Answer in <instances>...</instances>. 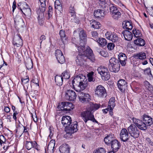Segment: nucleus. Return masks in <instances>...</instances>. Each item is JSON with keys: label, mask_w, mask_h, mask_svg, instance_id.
I'll list each match as a JSON object with an SVG mask.
<instances>
[{"label": "nucleus", "mask_w": 153, "mask_h": 153, "mask_svg": "<svg viewBox=\"0 0 153 153\" xmlns=\"http://www.w3.org/2000/svg\"><path fill=\"white\" fill-rule=\"evenodd\" d=\"M113 137V134H110L109 135H107L104 139V141L105 143L108 145L110 144L112 141L114 140Z\"/></svg>", "instance_id": "29"}, {"label": "nucleus", "mask_w": 153, "mask_h": 153, "mask_svg": "<svg viewBox=\"0 0 153 153\" xmlns=\"http://www.w3.org/2000/svg\"><path fill=\"white\" fill-rule=\"evenodd\" d=\"M82 48V51H78L79 53H81L82 55V56L86 58V61H90L92 62H94L95 60V57L92 51L89 47H88L87 48L86 50H85V46Z\"/></svg>", "instance_id": "2"}, {"label": "nucleus", "mask_w": 153, "mask_h": 153, "mask_svg": "<svg viewBox=\"0 0 153 153\" xmlns=\"http://www.w3.org/2000/svg\"><path fill=\"white\" fill-rule=\"evenodd\" d=\"M26 66L27 69L28 70L31 69L33 66L32 62L31 61H28L26 63Z\"/></svg>", "instance_id": "50"}, {"label": "nucleus", "mask_w": 153, "mask_h": 153, "mask_svg": "<svg viewBox=\"0 0 153 153\" xmlns=\"http://www.w3.org/2000/svg\"><path fill=\"white\" fill-rule=\"evenodd\" d=\"M97 42L99 45L102 47L105 46L107 43L106 39L102 38H99Z\"/></svg>", "instance_id": "36"}, {"label": "nucleus", "mask_w": 153, "mask_h": 153, "mask_svg": "<svg viewBox=\"0 0 153 153\" xmlns=\"http://www.w3.org/2000/svg\"><path fill=\"white\" fill-rule=\"evenodd\" d=\"M94 92L95 95L99 97H105L107 95L106 89L102 85L97 86L95 89Z\"/></svg>", "instance_id": "5"}, {"label": "nucleus", "mask_w": 153, "mask_h": 153, "mask_svg": "<svg viewBox=\"0 0 153 153\" xmlns=\"http://www.w3.org/2000/svg\"><path fill=\"white\" fill-rule=\"evenodd\" d=\"M111 149L113 151L117 152L121 146V144L117 140H114L110 144Z\"/></svg>", "instance_id": "13"}, {"label": "nucleus", "mask_w": 153, "mask_h": 153, "mask_svg": "<svg viewBox=\"0 0 153 153\" xmlns=\"http://www.w3.org/2000/svg\"><path fill=\"white\" fill-rule=\"evenodd\" d=\"M106 151L105 149L102 147H99L95 150L93 153H105Z\"/></svg>", "instance_id": "41"}, {"label": "nucleus", "mask_w": 153, "mask_h": 153, "mask_svg": "<svg viewBox=\"0 0 153 153\" xmlns=\"http://www.w3.org/2000/svg\"><path fill=\"white\" fill-rule=\"evenodd\" d=\"M80 42L79 45L77 46L78 50L80 51H82V48L85 46L86 42L87 35L83 30L80 31L79 33Z\"/></svg>", "instance_id": "3"}, {"label": "nucleus", "mask_w": 153, "mask_h": 153, "mask_svg": "<svg viewBox=\"0 0 153 153\" xmlns=\"http://www.w3.org/2000/svg\"><path fill=\"white\" fill-rule=\"evenodd\" d=\"M69 12L71 16V21L72 22H77L78 20L76 17L75 12L74 6H70Z\"/></svg>", "instance_id": "20"}, {"label": "nucleus", "mask_w": 153, "mask_h": 153, "mask_svg": "<svg viewBox=\"0 0 153 153\" xmlns=\"http://www.w3.org/2000/svg\"><path fill=\"white\" fill-rule=\"evenodd\" d=\"M59 149L61 153H70V148L67 144L64 143L62 144Z\"/></svg>", "instance_id": "16"}, {"label": "nucleus", "mask_w": 153, "mask_h": 153, "mask_svg": "<svg viewBox=\"0 0 153 153\" xmlns=\"http://www.w3.org/2000/svg\"><path fill=\"white\" fill-rule=\"evenodd\" d=\"M128 132L131 136L135 138L139 137L140 132L135 125H130L127 128Z\"/></svg>", "instance_id": "6"}, {"label": "nucleus", "mask_w": 153, "mask_h": 153, "mask_svg": "<svg viewBox=\"0 0 153 153\" xmlns=\"http://www.w3.org/2000/svg\"><path fill=\"white\" fill-rule=\"evenodd\" d=\"M90 25L91 27L96 29H98L101 27L100 23L94 20H92L90 21Z\"/></svg>", "instance_id": "31"}, {"label": "nucleus", "mask_w": 153, "mask_h": 153, "mask_svg": "<svg viewBox=\"0 0 153 153\" xmlns=\"http://www.w3.org/2000/svg\"><path fill=\"white\" fill-rule=\"evenodd\" d=\"M112 17L115 20H117L121 16V14L120 12H115L111 14Z\"/></svg>", "instance_id": "45"}, {"label": "nucleus", "mask_w": 153, "mask_h": 153, "mask_svg": "<svg viewBox=\"0 0 153 153\" xmlns=\"http://www.w3.org/2000/svg\"><path fill=\"white\" fill-rule=\"evenodd\" d=\"M99 4L100 5L103 7L104 5V7H105L107 5V1L106 0H99Z\"/></svg>", "instance_id": "53"}, {"label": "nucleus", "mask_w": 153, "mask_h": 153, "mask_svg": "<svg viewBox=\"0 0 153 153\" xmlns=\"http://www.w3.org/2000/svg\"><path fill=\"white\" fill-rule=\"evenodd\" d=\"M118 58L121 65L123 66H125L127 59L126 54L123 53H120L118 56Z\"/></svg>", "instance_id": "18"}, {"label": "nucleus", "mask_w": 153, "mask_h": 153, "mask_svg": "<svg viewBox=\"0 0 153 153\" xmlns=\"http://www.w3.org/2000/svg\"><path fill=\"white\" fill-rule=\"evenodd\" d=\"M85 60L86 59L82 56V53H79V55L76 57V61L77 64L81 65L83 64V61Z\"/></svg>", "instance_id": "26"}, {"label": "nucleus", "mask_w": 153, "mask_h": 153, "mask_svg": "<svg viewBox=\"0 0 153 153\" xmlns=\"http://www.w3.org/2000/svg\"><path fill=\"white\" fill-rule=\"evenodd\" d=\"M138 128L142 130H145L146 129L147 127V126H149L150 125H136Z\"/></svg>", "instance_id": "52"}, {"label": "nucleus", "mask_w": 153, "mask_h": 153, "mask_svg": "<svg viewBox=\"0 0 153 153\" xmlns=\"http://www.w3.org/2000/svg\"><path fill=\"white\" fill-rule=\"evenodd\" d=\"M74 108L73 104L71 102H65V111H70Z\"/></svg>", "instance_id": "34"}, {"label": "nucleus", "mask_w": 153, "mask_h": 153, "mask_svg": "<svg viewBox=\"0 0 153 153\" xmlns=\"http://www.w3.org/2000/svg\"><path fill=\"white\" fill-rule=\"evenodd\" d=\"M99 52L100 54L102 56L106 57L108 56V54L107 52L105 51H104L102 50L99 51H98Z\"/></svg>", "instance_id": "54"}, {"label": "nucleus", "mask_w": 153, "mask_h": 153, "mask_svg": "<svg viewBox=\"0 0 153 153\" xmlns=\"http://www.w3.org/2000/svg\"><path fill=\"white\" fill-rule=\"evenodd\" d=\"M132 120L133 123L135 124H139L142 123V121L141 120L136 119L135 118H133Z\"/></svg>", "instance_id": "56"}, {"label": "nucleus", "mask_w": 153, "mask_h": 153, "mask_svg": "<svg viewBox=\"0 0 153 153\" xmlns=\"http://www.w3.org/2000/svg\"><path fill=\"white\" fill-rule=\"evenodd\" d=\"M89 109H88L86 111L82 112L81 116L85 123L88 121H92L94 123H98V122L94 118L92 111L94 110H97L100 107V105L93 102L89 103Z\"/></svg>", "instance_id": "1"}, {"label": "nucleus", "mask_w": 153, "mask_h": 153, "mask_svg": "<svg viewBox=\"0 0 153 153\" xmlns=\"http://www.w3.org/2000/svg\"><path fill=\"white\" fill-rule=\"evenodd\" d=\"M21 11L25 15L30 16L31 14V10L29 7Z\"/></svg>", "instance_id": "48"}, {"label": "nucleus", "mask_w": 153, "mask_h": 153, "mask_svg": "<svg viewBox=\"0 0 153 153\" xmlns=\"http://www.w3.org/2000/svg\"><path fill=\"white\" fill-rule=\"evenodd\" d=\"M145 73L147 74L148 75H149V76L150 77H152L150 68H147L146 70H145Z\"/></svg>", "instance_id": "57"}, {"label": "nucleus", "mask_w": 153, "mask_h": 153, "mask_svg": "<svg viewBox=\"0 0 153 153\" xmlns=\"http://www.w3.org/2000/svg\"><path fill=\"white\" fill-rule=\"evenodd\" d=\"M37 143L36 141H27L25 144V147L27 150H30L33 147H36Z\"/></svg>", "instance_id": "27"}, {"label": "nucleus", "mask_w": 153, "mask_h": 153, "mask_svg": "<svg viewBox=\"0 0 153 153\" xmlns=\"http://www.w3.org/2000/svg\"><path fill=\"white\" fill-rule=\"evenodd\" d=\"M123 25L124 28L128 30H131L133 27V26L131 21H125L123 23Z\"/></svg>", "instance_id": "24"}, {"label": "nucleus", "mask_w": 153, "mask_h": 153, "mask_svg": "<svg viewBox=\"0 0 153 153\" xmlns=\"http://www.w3.org/2000/svg\"><path fill=\"white\" fill-rule=\"evenodd\" d=\"M55 145V141L54 140H52L49 142L48 146V149L53 150Z\"/></svg>", "instance_id": "46"}, {"label": "nucleus", "mask_w": 153, "mask_h": 153, "mask_svg": "<svg viewBox=\"0 0 153 153\" xmlns=\"http://www.w3.org/2000/svg\"><path fill=\"white\" fill-rule=\"evenodd\" d=\"M120 64L119 63L115 64L112 65H109V70L112 72L116 73L120 70Z\"/></svg>", "instance_id": "25"}, {"label": "nucleus", "mask_w": 153, "mask_h": 153, "mask_svg": "<svg viewBox=\"0 0 153 153\" xmlns=\"http://www.w3.org/2000/svg\"><path fill=\"white\" fill-rule=\"evenodd\" d=\"M53 128L52 126L50 127L49 130L50 131V134L49 136L50 138H51L53 135Z\"/></svg>", "instance_id": "59"}, {"label": "nucleus", "mask_w": 153, "mask_h": 153, "mask_svg": "<svg viewBox=\"0 0 153 153\" xmlns=\"http://www.w3.org/2000/svg\"><path fill=\"white\" fill-rule=\"evenodd\" d=\"M54 3L55 8H56V7H57V6L61 5L60 2L59 0H56L55 1V2Z\"/></svg>", "instance_id": "64"}, {"label": "nucleus", "mask_w": 153, "mask_h": 153, "mask_svg": "<svg viewBox=\"0 0 153 153\" xmlns=\"http://www.w3.org/2000/svg\"><path fill=\"white\" fill-rule=\"evenodd\" d=\"M29 80V77L27 76L26 78L25 79H22V81L24 84H26L28 82Z\"/></svg>", "instance_id": "61"}, {"label": "nucleus", "mask_w": 153, "mask_h": 153, "mask_svg": "<svg viewBox=\"0 0 153 153\" xmlns=\"http://www.w3.org/2000/svg\"><path fill=\"white\" fill-rule=\"evenodd\" d=\"M79 100L83 103L86 102L91 100V97L88 94H85L82 92H79L78 94Z\"/></svg>", "instance_id": "7"}, {"label": "nucleus", "mask_w": 153, "mask_h": 153, "mask_svg": "<svg viewBox=\"0 0 153 153\" xmlns=\"http://www.w3.org/2000/svg\"><path fill=\"white\" fill-rule=\"evenodd\" d=\"M114 47V44L113 43H108L107 45V48L108 50H113Z\"/></svg>", "instance_id": "55"}, {"label": "nucleus", "mask_w": 153, "mask_h": 153, "mask_svg": "<svg viewBox=\"0 0 153 153\" xmlns=\"http://www.w3.org/2000/svg\"><path fill=\"white\" fill-rule=\"evenodd\" d=\"M77 95L76 93L72 90H68L65 93V97L67 100L74 101L76 99Z\"/></svg>", "instance_id": "8"}, {"label": "nucleus", "mask_w": 153, "mask_h": 153, "mask_svg": "<svg viewBox=\"0 0 153 153\" xmlns=\"http://www.w3.org/2000/svg\"><path fill=\"white\" fill-rule=\"evenodd\" d=\"M65 102H62L59 103L58 106V108L59 110L65 111Z\"/></svg>", "instance_id": "44"}, {"label": "nucleus", "mask_w": 153, "mask_h": 153, "mask_svg": "<svg viewBox=\"0 0 153 153\" xmlns=\"http://www.w3.org/2000/svg\"><path fill=\"white\" fill-rule=\"evenodd\" d=\"M61 76L62 78L65 79H68L70 77V75L69 72L67 71L63 72Z\"/></svg>", "instance_id": "43"}, {"label": "nucleus", "mask_w": 153, "mask_h": 153, "mask_svg": "<svg viewBox=\"0 0 153 153\" xmlns=\"http://www.w3.org/2000/svg\"><path fill=\"white\" fill-rule=\"evenodd\" d=\"M127 84V82L123 79L120 80L118 82V87L122 92L126 88Z\"/></svg>", "instance_id": "15"}, {"label": "nucleus", "mask_w": 153, "mask_h": 153, "mask_svg": "<svg viewBox=\"0 0 153 153\" xmlns=\"http://www.w3.org/2000/svg\"><path fill=\"white\" fill-rule=\"evenodd\" d=\"M105 15L104 11L100 9L95 10L94 12V16L97 18H100L104 16Z\"/></svg>", "instance_id": "23"}, {"label": "nucleus", "mask_w": 153, "mask_h": 153, "mask_svg": "<svg viewBox=\"0 0 153 153\" xmlns=\"http://www.w3.org/2000/svg\"><path fill=\"white\" fill-rule=\"evenodd\" d=\"M39 1L41 4V6H40L39 9L43 12L45 10L46 0H39Z\"/></svg>", "instance_id": "42"}, {"label": "nucleus", "mask_w": 153, "mask_h": 153, "mask_svg": "<svg viewBox=\"0 0 153 153\" xmlns=\"http://www.w3.org/2000/svg\"><path fill=\"white\" fill-rule=\"evenodd\" d=\"M152 119L151 117L146 115H144L143 116V124H152L153 123Z\"/></svg>", "instance_id": "30"}, {"label": "nucleus", "mask_w": 153, "mask_h": 153, "mask_svg": "<svg viewBox=\"0 0 153 153\" xmlns=\"http://www.w3.org/2000/svg\"><path fill=\"white\" fill-rule=\"evenodd\" d=\"M120 138L123 142L127 141L129 139L128 132L125 128H123L120 134Z\"/></svg>", "instance_id": "9"}, {"label": "nucleus", "mask_w": 153, "mask_h": 153, "mask_svg": "<svg viewBox=\"0 0 153 153\" xmlns=\"http://www.w3.org/2000/svg\"><path fill=\"white\" fill-rule=\"evenodd\" d=\"M33 83L37 85L38 86H39V80L37 78H34L32 80Z\"/></svg>", "instance_id": "63"}, {"label": "nucleus", "mask_w": 153, "mask_h": 153, "mask_svg": "<svg viewBox=\"0 0 153 153\" xmlns=\"http://www.w3.org/2000/svg\"><path fill=\"white\" fill-rule=\"evenodd\" d=\"M106 38L113 42H116L118 40V37L117 34L114 33L107 31L105 34Z\"/></svg>", "instance_id": "10"}, {"label": "nucleus", "mask_w": 153, "mask_h": 153, "mask_svg": "<svg viewBox=\"0 0 153 153\" xmlns=\"http://www.w3.org/2000/svg\"><path fill=\"white\" fill-rule=\"evenodd\" d=\"M46 37L44 35H42L39 38V42L40 44V46L41 45V44L43 41L45 40L46 39Z\"/></svg>", "instance_id": "58"}, {"label": "nucleus", "mask_w": 153, "mask_h": 153, "mask_svg": "<svg viewBox=\"0 0 153 153\" xmlns=\"http://www.w3.org/2000/svg\"><path fill=\"white\" fill-rule=\"evenodd\" d=\"M6 141V139L5 137L2 135H0V144L1 146L2 143H4Z\"/></svg>", "instance_id": "51"}, {"label": "nucleus", "mask_w": 153, "mask_h": 153, "mask_svg": "<svg viewBox=\"0 0 153 153\" xmlns=\"http://www.w3.org/2000/svg\"><path fill=\"white\" fill-rule=\"evenodd\" d=\"M91 35L92 37L96 38L98 37V34L97 32L95 31H93L91 32Z\"/></svg>", "instance_id": "62"}, {"label": "nucleus", "mask_w": 153, "mask_h": 153, "mask_svg": "<svg viewBox=\"0 0 153 153\" xmlns=\"http://www.w3.org/2000/svg\"><path fill=\"white\" fill-rule=\"evenodd\" d=\"M88 81L87 79H85L83 81H82L79 83L78 85V88H79V89H75L77 91L80 92L81 90H83L85 89V88L88 86Z\"/></svg>", "instance_id": "21"}, {"label": "nucleus", "mask_w": 153, "mask_h": 153, "mask_svg": "<svg viewBox=\"0 0 153 153\" xmlns=\"http://www.w3.org/2000/svg\"><path fill=\"white\" fill-rule=\"evenodd\" d=\"M132 32L134 34V36L137 38L140 37L142 36L141 33L138 30H136L135 29V30H133L132 31Z\"/></svg>", "instance_id": "47"}, {"label": "nucleus", "mask_w": 153, "mask_h": 153, "mask_svg": "<svg viewBox=\"0 0 153 153\" xmlns=\"http://www.w3.org/2000/svg\"><path fill=\"white\" fill-rule=\"evenodd\" d=\"M134 43L136 45L139 46H143L145 44L144 40L141 38L137 39L135 40L134 41Z\"/></svg>", "instance_id": "37"}, {"label": "nucleus", "mask_w": 153, "mask_h": 153, "mask_svg": "<svg viewBox=\"0 0 153 153\" xmlns=\"http://www.w3.org/2000/svg\"><path fill=\"white\" fill-rule=\"evenodd\" d=\"M122 33L123 36L126 40L130 41L132 39L133 37L130 31L125 30L123 31Z\"/></svg>", "instance_id": "22"}, {"label": "nucleus", "mask_w": 153, "mask_h": 153, "mask_svg": "<svg viewBox=\"0 0 153 153\" xmlns=\"http://www.w3.org/2000/svg\"><path fill=\"white\" fill-rule=\"evenodd\" d=\"M78 125H67L65 126V131L67 134H71L76 132L77 130Z\"/></svg>", "instance_id": "11"}, {"label": "nucleus", "mask_w": 153, "mask_h": 153, "mask_svg": "<svg viewBox=\"0 0 153 153\" xmlns=\"http://www.w3.org/2000/svg\"><path fill=\"white\" fill-rule=\"evenodd\" d=\"M137 59H144L146 58V55L145 53L143 52H140L138 54H137L135 56Z\"/></svg>", "instance_id": "38"}, {"label": "nucleus", "mask_w": 153, "mask_h": 153, "mask_svg": "<svg viewBox=\"0 0 153 153\" xmlns=\"http://www.w3.org/2000/svg\"><path fill=\"white\" fill-rule=\"evenodd\" d=\"M55 82L57 85L61 86L63 83V79L61 76L56 75L55 77Z\"/></svg>", "instance_id": "33"}, {"label": "nucleus", "mask_w": 153, "mask_h": 153, "mask_svg": "<svg viewBox=\"0 0 153 153\" xmlns=\"http://www.w3.org/2000/svg\"><path fill=\"white\" fill-rule=\"evenodd\" d=\"M20 9L21 11L29 8L28 4L25 2L22 3L20 4Z\"/></svg>", "instance_id": "49"}, {"label": "nucleus", "mask_w": 153, "mask_h": 153, "mask_svg": "<svg viewBox=\"0 0 153 153\" xmlns=\"http://www.w3.org/2000/svg\"><path fill=\"white\" fill-rule=\"evenodd\" d=\"M52 7L51 6H50L49 7V11L48 12V15L49 18L52 16Z\"/></svg>", "instance_id": "60"}, {"label": "nucleus", "mask_w": 153, "mask_h": 153, "mask_svg": "<svg viewBox=\"0 0 153 153\" xmlns=\"http://www.w3.org/2000/svg\"><path fill=\"white\" fill-rule=\"evenodd\" d=\"M14 22L16 27H23L24 22L21 17L18 15H16L14 19Z\"/></svg>", "instance_id": "14"}, {"label": "nucleus", "mask_w": 153, "mask_h": 153, "mask_svg": "<svg viewBox=\"0 0 153 153\" xmlns=\"http://www.w3.org/2000/svg\"><path fill=\"white\" fill-rule=\"evenodd\" d=\"M55 55L59 63L63 64L65 62L64 57L62 51L60 50L57 49L55 51Z\"/></svg>", "instance_id": "12"}, {"label": "nucleus", "mask_w": 153, "mask_h": 153, "mask_svg": "<svg viewBox=\"0 0 153 153\" xmlns=\"http://www.w3.org/2000/svg\"><path fill=\"white\" fill-rule=\"evenodd\" d=\"M97 71L103 79L106 81L109 79L110 76L108 70L105 67L101 66L98 68Z\"/></svg>", "instance_id": "4"}, {"label": "nucleus", "mask_w": 153, "mask_h": 153, "mask_svg": "<svg viewBox=\"0 0 153 153\" xmlns=\"http://www.w3.org/2000/svg\"><path fill=\"white\" fill-rule=\"evenodd\" d=\"M110 64L109 65H112L119 63L118 60L116 59L115 58L112 57L109 60Z\"/></svg>", "instance_id": "40"}, {"label": "nucleus", "mask_w": 153, "mask_h": 153, "mask_svg": "<svg viewBox=\"0 0 153 153\" xmlns=\"http://www.w3.org/2000/svg\"><path fill=\"white\" fill-rule=\"evenodd\" d=\"M59 34L60 36L61 39L63 43L64 44L67 42V37L66 36L65 32L63 30H61L60 31Z\"/></svg>", "instance_id": "32"}, {"label": "nucleus", "mask_w": 153, "mask_h": 153, "mask_svg": "<svg viewBox=\"0 0 153 153\" xmlns=\"http://www.w3.org/2000/svg\"><path fill=\"white\" fill-rule=\"evenodd\" d=\"M13 41L14 44L18 47L22 46L23 45L22 40L19 35H17L14 37Z\"/></svg>", "instance_id": "19"}, {"label": "nucleus", "mask_w": 153, "mask_h": 153, "mask_svg": "<svg viewBox=\"0 0 153 153\" xmlns=\"http://www.w3.org/2000/svg\"><path fill=\"white\" fill-rule=\"evenodd\" d=\"M72 120L69 116H63L62 120V123L63 124H71Z\"/></svg>", "instance_id": "28"}, {"label": "nucleus", "mask_w": 153, "mask_h": 153, "mask_svg": "<svg viewBox=\"0 0 153 153\" xmlns=\"http://www.w3.org/2000/svg\"><path fill=\"white\" fill-rule=\"evenodd\" d=\"M109 10L110 13L111 14L116 12L117 13V12H120L117 7L113 4L110 5Z\"/></svg>", "instance_id": "39"}, {"label": "nucleus", "mask_w": 153, "mask_h": 153, "mask_svg": "<svg viewBox=\"0 0 153 153\" xmlns=\"http://www.w3.org/2000/svg\"><path fill=\"white\" fill-rule=\"evenodd\" d=\"M85 79H86L85 76L82 74H79L75 76L74 79L72 81L73 85H74V84L75 83H76H76H78L79 82V83Z\"/></svg>", "instance_id": "17"}, {"label": "nucleus", "mask_w": 153, "mask_h": 153, "mask_svg": "<svg viewBox=\"0 0 153 153\" xmlns=\"http://www.w3.org/2000/svg\"><path fill=\"white\" fill-rule=\"evenodd\" d=\"M115 99L114 97H112L110 99L108 107L111 111L113 110L114 106L115 104L114 103Z\"/></svg>", "instance_id": "35"}]
</instances>
